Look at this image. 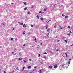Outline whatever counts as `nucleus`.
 <instances>
[{"label": "nucleus", "mask_w": 73, "mask_h": 73, "mask_svg": "<svg viewBox=\"0 0 73 73\" xmlns=\"http://www.w3.org/2000/svg\"><path fill=\"white\" fill-rule=\"evenodd\" d=\"M14 55H15H15H16V53H15Z\"/></svg>", "instance_id": "56"}, {"label": "nucleus", "mask_w": 73, "mask_h": 73, "mask_svg": "<svg viewBox=\"0 0 73 73\" xmlns=\"http://www.w3.org/2000/svg\"><path fill=\"white\" fill-rule=\"evenodd\" d=\"M61 6L62 7H63V5H61Z\"/></svg>", "instance_id": "46"}, {"label": "nucleus", "mask_w": 73, "mask_h": 73, "mask_svg": "<svg viewBox=\"0 0 73 73\" xmlns=\"http://www.w3.org/2000/svg\"><path fill=\"white\" fill-rule=\"evenodd\" d=\"M55 25H56V23H55Z\"/></svg>", "instance_id": "61"}, {"label": "nucleus", "mask_w": 73, "mask_h": 73, "mask_svg": "<svg viewBox=\"0 0 73 73\" xmlns=\"http://www.w3.org/2000/svg\"><path fill=\"white\" fill-rule=\"evenodd\" d=\"M44 54H47V53H46V52H45L44 53Z\"/></svg>", "instance_id": "32"}, {"label": "nucleus", "mask_w": 73, "mask_h": 73, "mask_svg": "<svg viewBox=\"0 0 73 73\" xmlns=\"http://www.w3.org/2000/svg\"><path fill=\"white\" fill-rule=\"evenodd\" d=\"M40 45H42V43H41Z\"/></svg>", "instance_id": "59"}, {"label": "nucleus", "mask_w": 73, "mask_h": 73, "mask_svg": "<svg viewBox=\"0 0 73 73\" xmlns=\"http://www.w3.org/2000/svg\"><path fill=\"white\" fill-rule=\"evenodd\" d=\"M64 41L66 42V44L67 43V40H64Z\"/></svg>", "instance_id": "20"}, {"label": "nucleus", "mask_w": 73, "mask_h": 73, "mask_svg": "<svg viewBox=\"0 0 73 73\" xmlns=\"http://www.w3.org/2000/svg\"><path fill=\"white\" fill-rule=\"evenodd\" d=\"M59 50H57V52H58V51Z\"/></svg>", "instance_id": "47"}, {"label": "nucleus", "mask_w": 73, "mask_h": 73, "mask_svg": "<svg viewBox=\"0 0 73 73\" xmlns=\"http://www.w3.org/2000/svg\"><path fill=\"white\" fill-rule=\"evenodd\" d=\"M12 54H13L14 53V52H12Z\"/></svg>", "instance_id": "49"}, {"label": "nucleus", "mask_w": 73, "mask_h": 73, "mask_svg": "<svg viewBox=\"0 0 73 73\" xmlns=\"http://www.w3.org/2000/svg\"><path fill=\"white\" fill-rule=\"evenodd\" d=\"M68 64H70V61L68 62Z\"/></svg>", "instance_id": "17"}, {"label": "nucleus", "mask_w": 73, "mask_h": 73, "mask_svg": "<svg viewBox=\"0 0 73 73\" xmlns=\"http://www.w3.org/2000/svg\"><path fill=\"white\" fill-rule=\"evenodd\" d=\"M73 46V45H71V46Z\"/></svg>", "instance_id": "50"}, {"label": "nucleus", "mask_w": 73, "mask_h": 73, "mask_svg": "<svg viewBox=\"0 0 73 73\" xmlns=\"http://www.w3.org/2000/svg\"><path fill=\"white\" fill-rule=\"evenodd\" d=\"M24 63H26V62H27V61L25 60H24Z\"/></svg>", "instance_id": "19"}, {"label": "nucleus", "mask_w": 73, "mask_h": 73, "mask_svg": "<svg viewBox=\"0 0 73 73\" xmlns=\"http://www.w3.org/2000/svg\"><path fill=\"white\" fill-rule=\"evenodd\" d=\"M31 60H32L31 59H29V61H31Z\"/></svg>", "instance_id": "28"}, {"label": "nucleus", "mask_w": 73, "mask_h": 73, "mask_svg": "<svg viewBox=\"0 0 73 73\" xmlns=\"http://www.w3.org/2000/svg\"><path fill=\"white\" fill-rule=\"evenodd\" d=\"M52 68V66H50L49 67V68L51 69Z\"/></svg>", "instance_id": "2"}, {"label": "nucleus", "mask_w": 73, "mask_h": 73, "mask_svg": "<svg viewBox=\"0 0 73 73\" xmlns=\"http://www.w3.org/2000/svg\"><path fill=\"white\" fill-rule=\"evenodd\" d=\"M71 32H72V31H70V33H69L70 34V33H71Z\"/></svg>", "instance_id": "33"}, {"label": "nucleus", "mask_w": 73, "mask_h": 73, "mask_svg": "<svg viewBox=\"0 0 73 73\" xmlns=\"http://www.w3.org/2000/svg\"><path fill=\"white\" fill-rule=\"evenodd\" d=\"M64 65H65V64H64L62 65V66H64Z\"/></svg>", "instance_id": "44"}, {"label": "nucleus", "mask_w": 73, "mask_h": 73, "mask_svg": "<svg viewBox=\"0 0 73 73\" xmlns=\"http://www.w3.org/2000/svg\"><path fill=\"white\" fill-rule=\"evenodd\" d=\"M68 27L69 28H70V26H68Z\"/></svg>", "instance_id": "37"}, {"label": "nucleus", "mask_w": 73, "mask_h": 73, "mask_svg": "<svg viewBox=\"0 0 73 73\" xmlns=\"http://www.w3.org/2000/svg\"><path fill=\"white\" fill-rule=\"evenodd\" d=\"M56 27H57V25H56L55 26H54V28H56Z\"/></svg>", "instance_id": "22"}, {"label": "nucleus", "mask_w": 73, "mask_h": 73, "mask_svg": "<svg viewBox=\"0 0 73 73\" xmlns=\"http://www.w3.org/2000/svg\"><path fill=\"white\" fill-rule=\"evenodd\" d=\"M61 27L60 29H62V27Z\"/></svg>", "instance_id": "42"}, {"label": "nucleus", "mask_w": 73, "mask_h": 73, "mask_svg": "<svg viewBox=\"0 0 73 73\" xmlns=\"http://www.w3.org/2000/svg\"><path fill=\"white\" fill-rule=\"evenodd\" d=\"M3 25H4V26H5V25L3 24Z\"/></svg>", "instance_id": "58"}, {"label": "nucleus", "mask_w": 73, "mask_h": 73, "mask_svg": "<svg viewBox=\"0 0 73 73\" xmlns=\"http://www.w3.org/2000/svg\"><path fill=\"white\" fill-rule=\"evenodd\" d=\"M27 13L29 14H30V12H29V11H28Z\"/></svg>", "instance_id": "15"}, {"label": "nucleus", "mask_w": 73, "mask_h": 73, "mask_svg": "<svg viewBox=\"0 0 73 73\" xmlns=\"http://www.w3.org/2000/svg\"><path fill=\"white\" fill-rule=\"evenodd\" d=\"M34 69H37V67H34Z\"/></svg>", "instance_id": "27"}, {"label": "nucleus", "mask_w": 73, "mask_h": 73, "mask_svg": "<svg viewBox=\"0 0 73 73\" xmlns=\"http://www.w3.org/2000/svg\"><path fill=\"white\" fill-rule=\"evenodd\" d=\"M20 25H23V23H19Z\"/></svg>", "instance_id": "23"}, {"label": "nucleus", "mask_w": 73, "mask_h": 73, "mask_svg": "<svg viewBox=\"0 0 73 73\" xmlns=\"http://www.w3.org/2000/svg\"><path fill=\"white\" fill-rule=\"evenodd\" d=\"M37 46L39 47V46H39V45H38Z\"/></svg>", "instance_id": "57"}, {"label": "nucleus", "mask_w": 73, "mask_h": 73, "mask_svg": "<svg viewBox=\"0 0 73 73\" xmlns=\"http://www.w3.org/2000/svg\"><path fill=\"white\" fill-rule=\"evenodd\" d=\"M23 4H24V5H27V3L26 2H23Z\"/></svg>", "instance_id": "6"}, {"label": "nucleus", "mask_w": 73, "mask_h": 73, "mask_svg": "<svg viewBox=\"0 0 73 73\" xmlns=\"http://www.w3.org/2000/svg\"><path fill=\"white\" fill-rule=\"evenodd\" d=\"M12 72H15V71H14V70H13Z\"/></svg>", "instance_id": "51"}, {"label": "nucleus", "mask_w": 73, "mask_h": 73, "mask_svg": "<svg viewBox=\"0 0 73 73\" xmlns=\"http://www.w3.org/2000/svg\"><path fill=\"white\" fill-rule=\"evenodd\" d=\"M56 4H55L54 5V7H56L55 5H56Z\"/></svg>", "instance_id": "36"}, {"label": "nucleus", "mask_w": 73, "mask_h": 73, "mask_svg": "<svg viewBox=\"0 0 73 73\" xmlns=\"http://www.w3.org/2000/svg\"><path fill=\"white\" fill-rule=\"evenodd\" d=\"M17 40V38H16V39H15V40Z\"/></svg>", "instance_id": "62"}, {"label": "nucleus", "mask_w": 73, "mask_h": 73, "mask_svg": "<svg viewBox=\"0 0 73 73\" xmlns=\"http://www.w3.org/2000/svg\"><path fill=\"white\" fill-rule=\"evenodd\" d=\"M68 35L69 36H70V34H68Z\"/></svg>", "instance_id": "54"}, {"label": "nucleus", "mask_w": 73, "mask_h": 73, "mask_svg": "<svg viewBox=\"0 0 73 73\" xmlns=\"http://www.w3.org/2000/svg\"><path fill=\"white\" fill-rule=\"evenodd\" d=\"M11 4H13V3H11Z\"/></svg>", "instance_id": "55"}, {"label": "nucleus", "mask_w": 73, "mask_h": 73, "mask_svg": "<svg viewBox=\"0 0 73 73\" xmlns=\"http://www.w3.org/2000/svg\"><path fill=\"white\" fill-rule=\"evenodd\" d=\"M23 27H27V26L26 25H25V24H24L23 25Z\"/></svg>", "instance_id": "11"}, {"label": "nucleus", "mask_w": 73, "mask_h": 73, "mask_svg": "<svg viewBox=\"0 0 73 73\" xmlns=\"http://www.w3.org/2000/svg\"><path fill=\"white\" fill-rule=\"evenodd\" d=\"M3 72L4 73H7V72H5V71H4Z\"/></svg>", "instance_id": "39"}, {"label": "nucleus", "mask_w": 73, "mask_h": 73, "mask_svg": "<svg viewBox=\"0 0 73 73\" xmlns=\"http://www.w3.org/2000/svg\"><path fill=\"white\" fill-rule=\"evenodd\" d=\"M49 33H48L47 35V36H48V37H49Z\"/></svg>", "instance_id": "24"}, {"label": "nucleus", "mask_w": 73, "mask_h": 73, "mask_svg": "<svg viewBox=\"0 0 73 73\" xmlns=\"http://www.w3.org/2000/svg\"><path fill=\"white\" fill-rule=\"evenodd\" d=\"M41 56V55H40V54H39L38 55V57H40Z\"/></svg>", "instance_id": "30"}, {"label": "nucleus", "mask_w": 73, "mask_h": 73, "mask_svg": "<svg viewBox=\"0 0 73 73\" xmlns=\"http://www.w3.org/2000/svg\"><path fill=\"white\" fill-rule=\"evenodd\" d=\"M51 21V20H50L49 21Z\"/></svg>", "instance_id": "60"}, {"label": "nucleus", "mask_w": 73, "mask_h": 73, "mask_svg": "<svg viewBox=\"0 0 73 73\" xmlns=\"http://www.w3.org/2000/svg\"><path fill=\"white\" fill-rule=\"evenodd\" d=\"M12 40H13V38H11V41H12Z\"/></svg>", "instance_id": "31"}, {"label": "nucleus", "mask_w": 73, "mask_h": 73, "mask_svg": "<svg viewBox=\"0 0 73 73\" xmlns=\"http://www.w3.org/2000/svg\"><path fill=\"white\" fill-rule=\"evenodd\" d=\"M27 7H26L25 8H24V11H26V10H27Z\"/></svg>", "instance_id": "12"}, {"label": "nucleus", "mask_w": 73, "mask_h": 73, "mask_svg": "<svg viewBox=\"0 0 73 73\" xmlns=\"http://www.w3.org/2000/svg\"><path fill=\"white\" fill-rule=\"evenodd\" d=\"M18 60L19 61H20L21 60H23V59L21 58H20L18 59Z\"/></svg>", "instance_id": "9"}, {"label": "nucleus", "mask_w": 73, "mask_h": 73, "mask_svg": "<svg viewBox=\"0 0 73 73\" xmlns=\"http://www.w3.org/2000/svg\"><path fill=\"white\" fill-rule=\"evenodd\" d=\"M36 40H37V39L36 38H35V42H36Z\"/></svg>", "instance_id": "26"}, {"label": "nucleus", "mask_w": 73, "mask_h": 73, "mask_svg": "<svg viewBox=\"0 0 73 73\" xmlns=\"http://www.w3.org/2000/svg\"><path fill=\"white\" fill-rule=\"evenodd\" d=\"M69 16H65V19H67V18H68Z\"/></svg>", "instance_id": "4"}, {"label": "nucleus", "mask_w": 73, "mask_h": 73, "mask_svg": "<svg viewBox=\"0 0 73 73\" xmlns=\"http://www.w3.org/2000/svg\"><path fill=\"white\" fill-rule=\"evenodd\" d=\"M31 66H30L28 67V69H31Z\"/></svg>", "instance_id": "10"}, {"label": "nucleus", "mask_w": 73, "mask_h": 73, "mask_svg": "<svg viewBox=\"0 0 73 73\" xmlns=\"http://www.w3.org/2000/svg\"><path fill=\"white\" fill-rule=\"evenodd\" d=\"M39 73H41V70H39Z\"/></svg>", "instance_id": "14"}, {"label": "nucleus", "mask_w": 73, "mask_h": 73, "mask_svg": "<svg viewBox=\"0 0 73 73\" xmlns=\"http://www.w3.org/2000/svg\"><path fill=\"white\" fill-rule=\"evenodd\" d=\"M62 16H65V15H64V14H62Z\"/></svg>", "instance_id": "34"}, {"label": "nucleus", "mask_w": 73, "mask_h": 73, "mask_svg": "<svg viewBox=\"0 0 73 73\" xmlns=\"http://www.w3.org/2000/svg\"><path fill=\"white\" fill-rule=\"evenodd\" d=\"M17 69L16 70H15V71H17V70H19V68L18 67L17 68Z\"/></svg>", "instance_id": "5"}, {"label": "nucleus", "mask_w": 73, "mask_h": 73, "mask_svg": "<svg viewBox=\"0 0 73 73\" xmlns=\"http://www.w3.org/2000/svg\"><path fill=\"white\" fill-rule=\"evenodd\" d=\"M0 73H1V69H0Z\"/></svg>", "instance_id": "45"}, {"label": "nucleus", "mask_w": 73, "mask_h": 73, "mask_svg": "<svg viewBox=\"0 0 73 73\" xmlns=\"http://www.w3.org/2000/svg\"><path fill=\"white\" fill-rule=\"evenodd\" d=\"M23 46H25V44H24L23 45Z\"/></svg>", "instance_id": "41"}, {"label": "nucleus", "mask_w": 73, "mask_h": 73, "mask_svg": "<svg viewBox=\"0 0 73 73\" xmlns=\"http://www.w3.org/2000/svg\"><path fill=\"white\" fill-rule=\"evenodd\" d=\"M24 69H22V71H23V70H24Z\"/></svg>", "instance_id": "43"}, {"label": "nucleus", "mask_w": 73, "mask_h": 73, "mask_svg": "<svg viewBox=\"0 0 73 73\" xmlns=\"http://www.w3.org/2000/svg\"><path fill=\"white\" fill-rule=\"evenodd\" d=\"M65 55H66V56H68V55H67V54L66 53H65Z\"/></svg>", "instance_id": "29"}, {"label": "nucleus", "mask_w": 73, "mask_h": 73, "mask_svg": "<svg viewBox=\"0 0 73 73\" xmlns=\"http://www.w3.org/2000/svg\"><path fill=\"white\" fill-rule=\"evenodd\" d=\"M29 34L30 33H28Z\"/></svg>", "instance_id": "64"}, {"label": "nucleus", "mask_w": 73, "mask_h": 73, "mask_svg": "<svg viewBox=\"0 0 73 73\" xmlns=\"http://www.w3.org/2000/svg\"><path fill=\"white\" fill-rule=\"evenodd\" d=\"M37 18H38V19H40V18L38 16V15H37Z\"/></svg>", "instance_id": "16"}, {"label": "nucleus", "mask_w": 73, "mask_h": 73, "mask_svg": "<svg viewBox=\"0 0 73 73\" xmlns=\"http://www.w3.org/2000/svg\"><path fill=\"white\" fill-rule=\"evenodd\" d=\"M40 20H42L43 21V20H44V19H43L42 17L40 18Z\"/></svg>", "instance_id": "13"}, {"label": "nucleus", "mask_w": 73, "mask_h": 73, "mask_svg": "<svg viewBox=\"0 0 73 73\" xmlns=\"http://www.w3.org/2000/svg\"><path fill=\"white\" fill-rule=\"evenodd\" d=\"M18 23H19V24H20V22H18Z\"/></svg>", "instance_id": "52"}, {"label": "nucleus", "mask_w": 73, "mask_h": 73, "mask_svg": "<svg viewBox=\"0 0 73 73\" xmlns=\"http://www.w3.org/2000/svg\"><path fill=\"white\" fill-rule=\"evenodd\" d=\"M24 68H25V67H23V69H24Z\"/></svg>", "instance_id": "53"}, {"label": "nucleus", "mask_w": 73, "mask_h": 73, "mask_svg": "<svg viewBox=\"0 0 73 73\" xmlns=\"http://www.w3.org/2000/svg\"><path fill=\"white\" fill-rule=\"evenodd\" d=\"M25 32L24 31L23 32V35H24V34H25Z\"/></svg>", "instance_id": "18"}, {"label": "nucleus", "mask_w": 73, "mask_h": 73, "mask_svg": "<svg viewBox=\"0 0 73 73\" xmlns=\"http://www.w3.org/2000/svg\"><path fill=\"white\" fill-rule=\"evenodd\" d=\"M14 30H15V29L14 28H13L12 29V31H14Z\"/></svg>", "instance_id": "35"}, {"label": "nucleus", "mask_w": 73, "mask_h": 73, "mask_svg": "<svg viewBox=\"0 0 73 73\" xmlns=\"http://www.w3.org/2000/svg\"><path fill=\"white\" fill-rule=\"evenodd\" d=\"M31 27H33V25H31Z\"/></svg>", "instance_id": "21"}, {"label": "nucleus", "mask_w": 73, "mask_h": 73, "mask_svg": "<svg viewBox=\"0 0 73 73\" xmlns=\"http://www.w3.org/2000/svg\"><path fill=\"white\" fill-rule=\"evenodd\" d=\"M44 11H46V9H44Z\"/></svg>", "instance_id": "25"}, {"label": "nucleus", "mask_w": 73, "mask_h": 73, "mask_svg": "<svg viewBox=\"0 0 73 73\" xmlns=\"http://www.w3.org/2000/svg\"><path fill=\"white\" fill-rule=\"evenodd\" d=\"M43 58H45V59H46V58L45 57H43Z\"/></svg>", "instance_id": "40"}, {"label": "nucleus", "mask_w": 73, "mask_h": 73, "mask_svg": "<svg viewBox=\"0 0 73 73\" xmlns=\"http://www.w3.org/2000/svg\"><path fill=\"white\" fill-rule=\"evenodd\" d=\"M39 13H42H42H44V12H41V11H39Z\"/></svg>", "instance_id": "8"}, {"label": "nucleus", "mask_w": 73, "mask_h": 73, "mask_svg": "<svg viewBox=\"0 0 73 73\" xmlns=\"http://www.w3.org/2000/svg\"><path fill=\"white\" fill-rule=\"evenodd\" d=\"M46 29H48V25H46Z\"/></svg>", "instance_id": "7"}, {"label": "nucleus", "mask_w": 73, "mask_h": 73, "mask_svg": "<svg viewBox=\"0 0 73 73\" xmlns=\"http://www.w3.org/2000/svg\"><path fill=\"white\" fill-rule=\"evenodd\" d=\"M49 21H48V23H49Z\"/></svg>", "instance_id": "63"}, {"label": "nucleus", "mask_w": 73, "mask_h": 73, "mask_svg": "<svg viewBox=\"0 0 73 73\" xmlns=\"http://www.w3.org/2000/svg\"><path fill=\"white\" fill-rule=\"evenodd\" d=\"M69 61H71V60H72V59H69Z\"/></svg>", "instance_id": "38"}, {"label": "nucleus", "mask_w": 73, "mask_h": 73, "mask_svg": "<svg viewBox=\"0 0 73 73\" xmlns=\"http://www.w3.org/2000/svg\"><path fill=\"white\" fill-rule=\"evenodd\" d=\"M53 66L54 67V68H57V67H58V66L54 65Z\"/></svg>", "instance_id": "1"}, {"label": "nucleus", "mask_w": 73, "mask_h": 73, "mask_svg": "<svg viewBox=\"0 0 73 73\" xmlns=\"http://www.w3.org/2000/svg\"><path fill=\"white\" fill-rule=\"evenodd\" d=\"M49 52H50V53H51V51H49Z\"/></svg>", "instance_id": "48"}, {"label": "nucleus", "mask_w": 73, "mask_h": 73, "mask_svg": "<svg viewBox=\"0 0 73 73\" xmlns=\"http://www.w3.org/2000/svg\"><path fill=\"white\" fill-rule=\"evenodd\" d=\"M50 31V28H49L46 31L47 32H49Z\"/></svg>", "instance_id": "3"}]
</instances>
